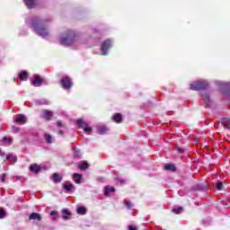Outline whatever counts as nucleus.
Masks as SVG:
<instances>
[{
  "label": "nucleus",
  "mask_w": 230,
  "mask_h": 230,
  "mask_svg": "<svg viewBox=\"0 0 230 230\" xmlns=\"http://www.w3.org/2000/svg\"><path fill=\"white\" fill-rule=\"evenodd\" d=\"M62 213L64 215L63 216V220H69V217H70L71 212L67 208H64Z\"/></svg>",
  "instance_id": "22"
},
{
  "label": "nucleus",
  "mask_w": 230,
  "mask_h": 230,
  "mask_svg": "<svg viewBox=\"0 0 230 230\" xmlns=\"http://www.w3.org/2000/svg\"><path fill=\"white\" fill-rule=\"evenodd\" d=\"M58 134H59L60 136H64V130H59V131H58Z\"/></svg>",
  "instance_id": "40"
},
{
  "label": "nucleus",
  "mask_w": 230,
  "mask_h": 230,
  "mask_svg": "<svg viewBox=\"0 0 230 230\" xmlns=\"http://www.w3.org/2000/svg\"><path fill=\"white\" fill-rule=\"evenodd\" d=\"M42 118L47 121H49L51 118H53V111L48 110L42 111Z\"/></svg>",
  "instance_id": "8"
},
{
  "label": "nucleus",
  "mask_w": 230,
  "mask_h": 230,
  "mask_svg": "<svg viewBox=\"0 0 230 230\" xmlns=\"http://www.w3.org/2000/svg\"><path fill=\"white\" fill-rule=\"evenodd\" d=\"M128 230H137V227H136L134 226H129Z\"/></svg>",
  "instance_id": "37"
},
{
  "label": "nucleus",
  "mask_w": 230,
  "mask_h": 230,
  "mask_svg": "<svg viewBox=\"0 0 230 230\" xmlns=\"http://www.w3.org/2000/svg\"><path fill=\"white\" fill-rule=\"evenodd\" d=\"M29 220H38V222H40V220H42V217L40 214L33 212L29 216Z\"/></svg>",
  "instance_id": "11"
},
{
  "label": "nucleus",
  "mask_w": 230,
  "mask_h": 230,
  "mask_svg": "<svg viewBox=\"0 0 230 230\" xmlns=\"http://www.w3.org/2000/svg\"><path fill=\"white\" fill-rule=\"evenodd\" d=\"M52 220L57 221V217H53Z\"/></svg>",
  "instance_id": "42"
},
{
  "label": "nucleus",
  "mask_w": 230,
  "mask_h": 230,
  "mask_svg": "<svg viewBox=\"0 0 230 230\" xmlns=\"http://www.w3.org/2000/svg\"><path fill=\"white\" fill-rule=\"evenodd\" d=\"M24 3L26 4L27 8L31 10V8H35V6H37V4H39V0H24Z\"/></svg>",
  "instance_id": "7"
},
{
  "label": "nucleus",
  "mask_w": 230,
  "mask_h": 230,
  "mask_svg": "<svg viewBox=\"0 0 230 230\" xmlns=\"http://www.w3.org/2000/svg\"><path fill=\"white\" fill-rule=\"evenodd\" d=\"M53 181L56 183L62 182V176H60V174L55 172V173H53Z\"/></svg>",
  "instance_id": "21"
},
{
  "label": "nucleus",
  "mask_w": 230,
  "mask_h": 230,
  "mask_svg": "<svg viewBox=\"0 0 230 230\" xmlns=\"http://www.w3.org/2000/svg\"><path fill=\"white\" fill-rule=\"evenodd\" d=\"M78 168H80L82 171H85L87 168H89V164L86 162L79 164Z\"/></svg>",
  "instance_id": "25"
},
{
  "label": "nucleus",
  "mask_w": 230,
  "mask_h": 230,
  "mask_svg": "<svg viewBox=\"0 0 230 230\" xmlns=\"http://www.w3.org/2000/svg\"><path fill=\"white\" fill-rule=\"evenodd\" d=\"M61 85L65 89H71L73 87V82L69 77H64L61 79Z\"/></svg>",
  "instance_id": "5"
},
{
  "label": "nucleus",
  "mask_w": 230,
  "mask_h": 230,
  "mask_svg": "<svg viewBox=\"0 0 230 230\" xmlns=\"http://www.w3.org/2000/svg\"><path fill=\"white\" fill-rule=\"evenodd\" d=\"M194 141L197 143L199 141V138H195Z\"/></svg>",
  "instance_id": "41"
},
{
  "label": "nucleus",
  "mask_w": 230,
  "mask_h": 230,
  "mask_svg": "<svg viewBox=\"0 0 230 230\" xmlns=\"http://www.w3.org/2000/svg\"><path fill=\"white\" fill-rule=\"evenodd\" d=\"M19 76H20V79H22V80H26V76H28V72L22 71V72L19 75Z\"/></svg>",
  "instance_id": "29"
},
{
  "label": "nucleus",
  "mask_w": 230,
  "mask_h": 230,
  "mask_svg": "<svg viewBox=\"0 0 230 230\" xmlns=\"http://www.w3.org/2000/svg\"><path fill=\"white\" fill-rule=\"evenodd\" d=\"M19 130H20L19 127H17V126H13V132L14 134H17V132H19Z\"/></svg>",
  "instance_id": "33"
},
{
  "label": "nucleus",
  "mask_w": 230,
  "mask_h": 230,
  "mask_svg": "<svg viewBox=\"0 0 230 230\" xmlns=\"http://www.w3.org/2000/svg\"><path fill=\"white\" fill-rule=\"evenodd\" d=\"M38 103H40V105H49V101H48L46 99H41V100L38 101Z\"/></svg>",
  "instance_id": "28"
},
{
  "label": "nucleus",
  "mask_w": 230,
  "mask_h": 230,
  "mask_svg": "<svg viewBox=\"0 0 230 230\" xmlns=\"http://www.w3.org/2000/svg\"><path fill=\"white\" fill-rule=\"evenodd\" d=\"M30 170L31 172H34V173H39V172H40V166L38 164H31L30 166Z\"/></svg>",
  "instance_id": "17"
},
{
  "label": "nucleus",
  "mask_w": 230,
  "mask_h": 230,
  "mask_svg": "<svg viewBox=\"0 0 230 230\" xmlns=\"http://www.w3.org/2000/svg\"><path fill=\"white\" fill-rule=\"evenodd\" d=\"M222 186H224V182H222V181H219V182L216 183V188L219 191H220V190H222Z\"/></svg>",
  "instance_id": "30"
},
{
  "label": "nucleus",
  "mask_w": 230,
  "mask_h": 230,
  "mask_svg": "<svg viewBox=\"0 0 230 230\" xmlns=\"http://www.w3.org/2000/svg\"><path fill=\"white\" fill-rule=\"evenodd\" d=\"M86 213H87V208H85V207H79L77 208L78 215H85Z\"/></svg>",
  "instance_id": "23"
},
{
  "label": "nucleus",
  "mask_w": 230,
  "mask_h": 230,
  "mask_svg": "<svg viewBox=\"0 0 230 230\" xmlns=\"http://www.w3.org/2000/svg\"><path fill=\"white\" fill-rule=\"evenodd\" d=\"M177 152H179V154H184V149L181 147H177Z\"/></svg>",
  "instance_id": "35"
},
{
  "label": "nucleus",
  "mask_w": 230,
  "mask_h": 230,
  "mask_svg": "<svg viewBox=\"0 0 230 230\" xmlns=\"http://www.w3.org/2000/svg\"><path fill=\"white\" fill-rule=\"evenodd\" d=\"M3 141H4V143H12V138L5 137L3 138Z\"/></svg>",
  "instance_id": "32"
},
{
  "label": "nucleus",
  "mask_w": 230,
  "mask_h": 230,
  "mask_svg": "<svg viewBox=\"0 0 230 230\" xmlns=\"http://www.w3.org/2000/svg\"><path fill=\"white\" fill-rule=\"evenodd\" d=\"M63 188L66 190V191H73V190H75V185H73V183H64Z\"/></svg>",
  "instance_id": "19"
},
{
  "label": "nucleus",
  "mask_w": 230,
  "mask_h": 230,
  "mask_svg": "<svg viewBox=\"0 0 230 230\" xmlns=\"http://www.w3.org/2000/svg\"><path fill=\"white\" fill-rule=\"evenodd\" d=\"M29 24L31 28H33L35 33H37L39 37H42V39L49 37V30L46 25L45 20H40L39 17H34L29 21Z\"/></svg>",
  "instance_id": "1"
},
{
  "label": "nucleus",
  "mask_w": 230,
  "mask_h": 230,
  "mask_svg": "<svg viewBox=\"0 0 230 230\" xmlns=\"http://www.w3.org/2000/svg\"><path fill=\"white\" fill-rule=\"evenodd\" d=\"M0 154H1V151H0Z\"/></svg>",
  "instance_id": "45"
},
{
  "label": "nucleus",
  "mask_w": 230,
  "mask_h": 230,
  "mask_svg": "<svg viewBox=\"0 0 230 230\" xmlns=\"http://www.w3.org/2000/svg\"><path fill=\"white\" fill-rule=\"evenodd\" d=\"M164 169L167 170V172H176L177 168L175 167V165L172 164H168L164 166Z\"/></svg>",
  "instance_id": "16"
},
{
  "label": "nucleus",
  "mask_w": 230,
  "mask_h": 230,
  "mask_svg": "<svg viewBox=\"0 0 230 230\" xmlns=\"http://www.w3.org/2000/svg\"><path fill=\"white\" fill-rule=\"evenodd\" d=\"M182 211H183L182 207H178V208L172 209V213H175L176 215L182 213Z\"/></svg>",
  "instance_id": "27"
},
{
  "label": "nucleus",
  "mask_w": 230,
  "mask_h": 230,
  "mask_svg": "<svg viewBox=\"0 0 230 230\" xmlns=\"http://www.w3.org/2000/svg\"><path fill=\"white\" fill-rule=\"evenodd\" d=\"M5 180H6V173H3L2 174V182H4Z\"/></svg>",
  "instance_id": "36"
},
{
  "label": "nucleus",
  "mask_w": 230,
  "mask_h": 230,
  "mask_svg": "<svg viewBox=\"0 0 230 230\" xmlns=\"http://www.w3.org/2000/svg\"><path fill=\"white\" fill-rule=\"evenodd\" d=\"M73 177L75 180V184H80L82 182V174L79 173H74Z\"/></svg>",
  "instance_id": "18"
},
{
  "label": "nucleus",
  "mask_w": 230,
  "mask_h": 230,
  "mask_svg": "<svg viewBox=\"0 0 230 230\" xmlns=\"http://www.w3.org/2000/svg\"><path fill=\"white\" fill-rule=\"evenodd\" d=\"M114 191H116V189H114V187L110 188L109 186H106L104 195L107 197L111 195V193H114Z\"/></svg>",
  "instance_id": "14"
},
{
  "label": "nucleus",
  "mask_w": 230,
  "mask_h": 230,
  "mask_svg": "<svg viewBox=\"0 0 230 230\" xmlns=\"http://www.w3.org/2000/svg\"><path fill=\"white\" fill-rule=\"evenodd\" d=\"M199 190H202V187L199 188Z\"/></svg>",
  "instance_id": "44"
},
{
  "label": "nucleus",
  "mask_w": 230,
  "mask_h": 230,
  "mask_svg": "<svg viewBox=\"0 0 230 230\" xmlns=\"http://www.w3.org/2000/svg\"><path fill=\"white\" fill-rule=\"evenodd\" d=\"M14 121L20 125H24L26 124V117L23 114H17Z\"/></svg>",
  "instance_id": "10"
},
{
  "label": "nucleus",
  "mask_w": 230,
  "mask_h": 230,
  "mask_svg": "<svg viewBox=\"0 0 230 230\" xmlns=\"http://www.w3.org/2000/svg\"><path fill=\"white\" fill-rule=\"evenodd\" d=\"M78 32L71 29H67L59 37V44L61 46H75L78 42Z\"/></svg>",
  "instance_id": "2"
},
{
  "label": "nucleus",
  "mask_w": 230,
  "mask_h": 230,
  "mask_svg": "<svg viewBox=\"0 0 230 230\" xmlns=\"http://www.w3.org/2000/svg\"><path fill=\"white\" fill-rule=\"evenodd\" d=\"M32 85L34 87H40L42 85V80L39 75H34V79L32 80Z\"/></svg>",
  "instance_id": "9"
},
{
  "label": "nucleus",
  "mask_w": 230,
  "mask_h": 230,
  "mask_svg": "<svg viewBox=\"0 0 230 230\" xmlns=\"http://www.w3.org/2000/svg\"><path fill=\"white\" fill-rule=\"evenodd\" d=\"M77 124L79 128H84V132H92V128L87 127V123L84 122L82 119H77Z\"/></svg>",
  "instance_id": "6"
},
{
  "label": "nucleus",
  "mask_w": 230,
  "mask_h": 230,
  "mask_svg": "<svg viewBox=\"0 0 230 230\" xmlns=\"http://www.w3.org/2000/svg\"><path fill=\"white\" fill-rule=\"evenodd\" d=\"M201 96L205 102L206 107H209V105L211 103V99H209V94L203 93H201Z\"/></svg>",
  "instance_id": "12"
},
{
  "label": "nucleus",
  "mask_w": 230,
  "mask_h": 230,
  "mask_svg": "<svg viewBox=\"0 0 230 230\" xmlns=\"http://www.w3.org/2000/svg\"><path fill=\"white\" fill-rule=\"evenodd\" d=\"M57 126L59 127V128L63 127L62 122L61 121H58L57 122Z\"/></svg>",
  "instance_id": "39"
},
{
  "label": "nucleus",
  "mask_w": 230,
  "mask_h": 230,
  "mask_svg": "<svg viewBox=\"0 0 230 230\" xmlns=\"http://www.w3.org/2000/svg\"><path fill=\"white\" fill-rule=\"evenodd\" d=\"M97 130H98L99 134H101L102 136L103 134H107L109 128H107L104 125H101V126L97 127Z\"/></svg>",
  "instance_id": "13"
},
{
  "label": "nucleus",
  "mask_w": 230,
  "mask_h": 230,
  "mask_svg": "<svg viewBox=\"0 0 230 230\" xmlns=\"http://www.w3.org/2000/svg\"><path fill=\"white\" fill-rule=\"evenodd\" d=\"M121 118H122L121 113H116L113 115L112 119L113 121H115V123H121Z\"/></svg>",
  "instance_id": "15"
},
{
  "label": "nucleus",
  "mask_w": 230,
  "mask_h": 230,
  "mask_svg": "<svg viewBox=\"0 0 230 230\" xmlns=\"http://www.w3.org/2000/svg\"><path fill=\"white\" fill-rule=\"evenodd\" d=\"M12 159H13V163H17V156H13V155H12V154L7 155L6 160L10 161Z\"/></svg>",
  "instance_id": "26"
},
{
  "label": "nucleus",
  "mask_w": 230,
  "mask_h": 230,
  "mask_svg": "<svg viewBox=\"0 0 230 230\" xmlns=\"http://www.w3.org/2000/svg\"><path fill=\"white\" fill-rule=\"evenodd\" d=\"M4 217H6V212L0 208V218H4Z\"/></svg>",
  "instance_id": "31"
},
{
  "label": "nucleus",
  "mask_w": 230,
  "mask_h": 230,
  "mask_svg": "<svg viewBox=\"0 0 230 230\" xmlns=\"http://www.w3.org/2000/svg\"><path fill=\"white\" fill-rule=\"evenodd\" d=\"M120 182H124V181H123V180H121V181H120Z\"/></svg>",
  "instance_id": "43"
},
{
  "label": "nucleus",
  "mask_w": 230,
  "mask_h": 230,
  "mask_svg": "<svg viewBox=\"0 0 230 230\" xmlns=\"http://www.w3.org/2000/svg\"><path fill=\"white\" fill-rule=\"evenodd\" d=\"M222 125L226 127L230 130V119L229 118H224L221 121Z\"/></svg>",
  "instance_id": "20"
},
{
  "label": "nucleus",
  "mask_w": 230,
  "mask_h": 230,
  "mask_svg": "<svg viewBox=\"0 0 230 230\" xmlns=\"http://www.w3.org/2000/svg\"><path fill=\"white\" fill-rule=\"evenodd\" d=\"M57 215V211L53 210L50 212V217H55Z\"/></svg>",
  "instance_id": "38"
},
{
  "label": "nucleus",
  "mask_w": 230,
  "mask_h": 230,
  "mask_svg": "<svg viewBox=\"0 0 230 230\" xmlns=\"http://www.w3.org/2000/svg\"><path fill=\"white\" fill-rule=\"evenodd\" d=\"M45 139L49 145H51V143H53V137L48 133L45 134Z\"/></svg>",
  "instance_id": "24"
},
{
  "label": "nucleus",
  "mask_w": 230,
  "mask_h": 230,
  "mask_svg": "<svg viewBox=\"0 0 230 230\" xmlns=\"http://www.w3.org/2000/svg\"><path fill=\"white\" fill-rule=\"evenodd\" d=\"M126 206L128 209H131L133 205H132V202H128L126 203Z\"/></svg>",
  "instance_id": "34"
},
{
  "label": "nucleus",
  "mask_w": 230,
  "mask_h": 230,
  "mask_svg": "<svg viewBox=\"0 0 230 230\" xmlns=\"http://www.w3.org/2000/svg\"><path fill=\"white\" fill-rule=\"evenodd\" d=\"M111 48H112V40H106L103 41V43L101 46V51L102 53V55H108L107 50L111 49Z\"/></svg>",
  "instance_id": "4"
},
{
  "label": "nucleus",
  "mask_w": 230,
  "mask_h": 230,
  "mask_svg": "<svg viewBox=\"0 0 230 230\" xmlns=\"http://www.w3.org/2000/svg\"><path fill=\"white\" fill-rule=\"evenodd\" d=\"M209 87V84L208 81H196L192 84H190V89L191 91H202V89H208Z\"/></svg>",
  "instance_id": "3"
}]
</instances>
